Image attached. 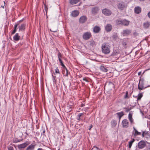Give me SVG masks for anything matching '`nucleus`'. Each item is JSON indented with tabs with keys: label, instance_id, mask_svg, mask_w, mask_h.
Returning a JSON list of instances; mask_svg holds the SVG:
<instances>
[{
	"label": "nucleus",
	"instance_id": "1",
	"mask_svg": "<svg viewBox=\"0 0 150 150\" xmlns=\"http://www.w3.org/2000/svg\"><path fill=\"white\" fill-rule=\"evenodd\" d=\"M102 52L105 54H108L110 52V46L108 44L103 43L101 46Z\"/></svg>",
	"mask_w": 150,
	"mask_h": 150
},
{
	"label": "nucleus",
	"instance_id": "2",
	"mask_svg": "<svg viewBox=\"0 0 150 150\" xmlns=\"http://www.w3.org/2000/svg\"><path fill=\"white\" fill-rule=\"evenodd\" d=\"M117 6L119 9L122 10L127 7V5L124 2H121L118 4Z\"/></svg>",
	"mask_w": 150,
	"mask_h": 150
},
{
	"label": "nucleus",
	"instance_id": "3",
	"mask_svg": "<svg viewBox=\"0 0 150 150\" xmlns=\"http://www.w3.org/2000/svg\"><path fill=\"white\" fill-rule=\"evenodd\" d=\"M102 13L106 16H110L111 15L112 12L109 9L104 8L102 10Z\"/></svg>",
	"mask_w": 150,
	"mask_h": 150
},
{
	"label": "nucleus",
	"instance_id": "4",
	"mask_svg": "<svg viewBox=\"0 0 150 150\" xmlns=\"http://www.w3.org/2000/svg\"><path fill=\"white\" fill-rule=\"evenodd\" d=\"M91 36V34L90 32H86L83 34V38L85 40H87L90 38Z\"/></svg>",
	"mask_w": 150,
	"mask_h": 150
},
{
	"label": "nucleus",
	"instance_id": "5",
	"mask_svg": "<svg viewBox=\"0 0 150 150\" xmlns=\"http://www.w3.org/2000/svg\"><path fill=\"white\" fill-rule=\"evenodd\" d=\"M122 125L124 128H127L129 126V123L127 120L124 119L122 122Z\"/></svg>",
	"mask_w": 150,
	"mask_h": 150
},
{
	"label": "nucleus",
	"instance_id": "6",
	"mask_svg": "<svg viewBox=\"0 0 150 150\" xmlns=\"http://www.w3.org/2000/svg\"><path fill=\"white\" fill-rule=\"evenodd\" d=\"M146 144L144 141H141L138 143V148L140 149H142L145 146Z\"/></svg>",
	"mask_w": 150,
	"mask_h": 150
},
{
	"label": "nucleus",
	"instance_id": "7",
	"mask_svg": "<svg viewBox=\"0 0 150 150\" xmlns=\"http://www.w3.org/2000/svg\"><path fill=\"white\" fill-rule=\"evenodd\" d=\"M120 53L119 50L117 49L114 48L111 54V56L113 57H115L119 54Z\"/></svg>",
	"mask_w": 150,
	"mask_h": 150
},
{
	"label": "nucleus",
	"instance_id": "8",
	"mask_svg": "<svg viewBox=\"0 0 150 150\" xmlns=\"http://www.w3.org/2000/svg\"><path fill=\"white\" fill-rule=\"evenodd\" d=\"M30 143L28 141H26L25 143L21 144L18 145L19 148L22 149L26 147L28 145L30 144Z\"/></svg>",
	"mask_w": 150,
	"mask_h": 150
},
{
	"label": "nucleus",
	"instance_id": "9",
	"mask_svg": "<svg viewBox=\"0 0 150 150\" xmlns=\"http://www.w3.org/2000/svg\"><path fill=\"white\" fill-rule=\"evenodd\" d=\"M79 13V11L78 10H75L71 12V15L72 17H76L78 16Z\"/></svg>",
	"mask_w": 150,
	"mask_h": 150
},
{
	"label": "nucleus",
	"instance_id": "10",
	"mask_svg": "<svg viewBox=\"0 0 150 150\" xmlns=\"http://www.w3.org/2000/svg\"><path fill=\"white\" fill-rule=\"evenodd\" d=\"M87 20V17L85 16H81L79 19V22L80 23H83Z\"/></svg>",
	"mask_w": 150,
	"mask_h": 150
},
{
	"label": "nucleus",
	"instance_id": "11",
	"mask_svg": "<svg viewBox=\"0 0 150 150\" xmlns=\"http://www.w3.org/2000/svg\"><path fill=\"white\" fill-rule=\"evenodd\" d=\"M133 129L134 131L133 132V134L134 137L141 135V133L138 132L134 127H133Z\"/></svg>",
	"mask_w": 150,
	"mask_h": 150
},
{
	"label": "nucleus",
	"instance_id": "12",
	"mask_svg": "<svg viewBox=\"0 0 150 150\" xmlns=\"http://www.w3.org/2000/svg\"><path fill=\"white\" fill-rule=\"evenodd\" d=\"M100 27L97 25L95 26L93 28V31L94 33H98L100 30Z\"/></svg>",
	"mask_w": 150,
	"mask_h": 150
},
{
	"label": "nucleus",
	"instance_id": "13",
	"mask_svg": "<svg viewBox=\"0 0 150 150\" xmlns=\"http://www.w3.org/2000/svg\"><path fill=\"white\" fill-rule=\"evenodd\" d=\"M105 30L107 32L111 31L112 28V25L110 24H107L105 27Z\"/></svg>",
	"mask_w": 150,
	"mask_h": 150
},
{
	"label": "nucleus",
	"instance_id": "14",
	"mask_svg": "<svg viewBox=\"0 0 150 150\" xmlns=\"http://www.w3.org/2000/svg\"><path fill=\"white\" fill-rule=\"evenodd\" d=\"M144 88V83L141 80L139 81V83L138 85V88L140 90H142Z\"/></svg>",
	"mask_w": 150,
	"mask_h": 150
},
{
	"label": "nucleus",
	"instance_id": "15",
	"mask_svg": "<svg viewBox=\"0 0 150 150\" xmlns=\"http://www.w3.org/2000/svg\"><path fill=\"white\" fill-rule=\"evenodd\" d=\"M26 26V24L25 23L22 24L20 26L18 27L19 31H23L25 30Z\"/></svg>",
	"mask_w": 150,
	"mask_h": 150
},
{
	"label": "nucleus",
	"instance_id": "16",
	"mask_svg": "<svg viewBox=\"0 0 150 150\" xmlns=\"http://www.w3.org/2000/svg\"><path fill=\"white\" fill-rule=\"evenodd\" d=\"M13 39L14 40L17 41L20 39V36L18 33H16L13 37Z\"/></svg>",
	"mask_w": 150,
	"mask_h": 150
},
{
	"label": "nucleus",
	"instance_id": "17",
	"mask_svg": "<svg viewBox=\"0 0 150 150\" xmlns=\"http://www.w3.org/2000/svg\"><path fill=\"white\" fill-rule=\"evenodd\" d=\"M141 8L139 6L136 7L134 8V12L137 14H139L141 12Z\"/></svg>",
	"mask_w": 150,
	"mask_h": 150
},
{
	"label": "nucleus",
	"instance_id": "18",
	"mask_svg": "<svg viewBox=\"0 0 150 150\" xmlns=\"http://www.w3.org/2000/svg\"><path fill=\"white\" fill-rule=\"evenodd\" d=\"M131 33V31L130 30L126 29L124 30L123 31V34L124 35H129Z\"/></svg>",
	"mask_w": 150,
	"mask_h": 150
},
{
	"label": "nucleus",
	"instance_id": "19",
	"mask_svg": "<svg viewBox=\"0 0 150 150\" xmlns=\"http://www.w3.org/2000/svg\"><path fill=\"white\" fill-rule=\"evenodd\" d=\"M99 10V8L98 7H93L92 9V13L93 14H95L97 13Z\"/></svg>",
	"mask_w": 150,
	"mask_h": 150
},
{
	"label": "nucleus",
	"instance_id": "20",
	"mask_svg": "<svg viewBox=\"0 0 150 150\" xmlns=\"http://www.w3.org/2000/svg\"><path fill=\"white\" fill-rule=\"evenodd\" d=\"M130 22L126 19H123L122 20V25L125 26H128Z\"/></svg>",
	"mask_w": 150,
	"mask_h": 150
},
{
	"label": "nucleus",
	"instance_id": "21",
	"mask_svg": "<svg viewBox=\"0 0 150 150\" xmlns=\"http://www.w3.org/2000/svg\"><path fill=\"white\" fill-rule=\"evenodd\" d=\"M132 113L131 112H130L129 113L128 116V119L131 124L133 122V120L132 117Z\"/></svg>",
	"mask_w": 150,
	"mask_h": 150
},
{
	"label": "nucleus",
	"instance_id": "22",
	"mask_svg": "<svg viewBox=\"0 0 150 150\" xmlns=\"http://www.w3.org/2000/svg\"><path fill=\"white\" fill-rule=\"evenodd\" d=\"M100 70L104 72H107L108 70L107 68V67L105 66H104L103 65H101L100 67Z\"/></svg>",
	"mask_w": 150,
	"mask_h": 150
},
{
	"label": "nucleus",
	"instance_id": "23",
	"mask_svg": "<svg viewBox=\"0 0 150 150\" xmlns=\"http://www.w3.org/2000/svg\"><path fill=\"white\" fill-rule=\"evenodd\" d=\"M111 124L112 127H114L117 125V122L115 120H112L111 122Z\"/></svg>",
	"mask_w": 150,
	"mask_h": 150
},
{
	"label": "nucleus",
	"instance_id": "24",
	"mask_svg": "<svg viewBox=\"0 0 150 150\" xmlns=\"http://www.w3.org/2000/svg\"><path fill=\"white\" fill-rule=\"evenodd\" d=\"M133 97L137 98V100H140L141 99V98L143 96V95L142 93H139V94L137 96H134V95H133Z\"/></svg>",
	"mask_w": 150,
	"mask_h": 150
},
{
	"label": "nucleus",
	"instance_id": "25",
	"mask_svg": "<svg viewBox=\"0 0 150 150\" xmlns=\"http://www.w3.org/2000/svg\"><path fill=\"white\" fill-rule=\"evenodd\" d=\"M35 146V145L32 144L27 147L26 150H33Z\"/></svg>",
	"mask_w": 150,
	"mask_h": 150
},
{
	"label": "nucleus",
	"instance_id": "26",
	"mask_svg": "<svg viewBox=\"0 0 150 150\" xmlns=\"http://www.w3.org/2000/svg\"><path fill=\"white\" fill-rule=\"evenodd\" d=\"M79 1V0H70V3L71 5H74L78 3Z\"/></svg>",
	"mask_w": 150,
	"mask_h": 150
},
{
	"label": "nucleus",
	"instance_id": "27",
	"mask_svg": "<svg viewBox=\"0 0 150 150\" xmlns=\"http://www.w3.org/2000/svg\"><path fill=\"white\" fill-rule=\"evenodd\" d=\"M72 106L71 105H67L66 108L67 111V112H70L72 110Z\"/></svg>",
	"mask_w": 150,
	"mask_h": 150
},
{
	"label": "nucleus",
	"instance_id": "28",
	"mask_svg": "<svg viewBox=\"0 0 150 150\" xmlns=\"http://www.w3.org/2000/svg\"><path fill=\"white\" fill-rule=\"evenodd\" d=\"M116 24V25H119L122 24V20H117L115 21Z\"/></svg>",
	"mask_w": 150,
	"mask_h": 150
},
{
	"label": "nucleus",
	"instance_id": "29",
	"mask_svg": "<svg viewBox=\"0 0 150 150\" xmlns=\"http://www.w3.org/2000/svg\"><path fill=\"white\" fill-rule=\"evenodd\" d=\"M116 114L118 117H122L123 115H124V113L123 111H122L120 112L117 113Z\"/></svg>",
	"mask_w": 150,
	"mask_h": 150
},
{
	"label": "nucleus",
	"instance_id": "30",
	"mask_svg": "<svg viewBox=\"0 0 150 150\" xmlns=\"http://www.w3.org/2000/svg\"><path fill=\"white\" fill-rule=\"evenodd\" d=\"M134 141L135 140L134 139H133L132 140H131L129 142L128 145L129 147V148H131L132 144V143L134 142Z\"/></svg>",
	"mask_w": 150,
	"mask_h": 150
},
{
	"label": "nucleus",
	"instance_id": "31",
	"mask_svg": "<svg viewBox=\"0 0 150 150\" xmlns=\"http://www.w3.org/2000/svg\"><path fill=\"white\" fill-rule=\"evenodd\" d=\"M59 62L60 63V65H61L62 67L63 68V69H66V67L64 65V64L63 63L62 60H61V59H59Z\"/></svg>",
	"mask_w": 150,
	"mask_h": 150
},
{
	"label": "nucleus",
	"instance_id": "32",
	"mask_svg": "<svg viewBox=\"0 0 150 150\" xmlns=\"http://www.w3.org/2000/svg\"><path fill=\"white\" fill-rule=\"evenodd\" d=\"M150 24L149 22H146L143 25L145 28H148Z\"/></svg>",
	"mask_w": 150,
	"mask_h": 150
},
{
	"label": "nucleus",
	"instance_id": "33",
	"mask_svg": "<svg viewBox=\"0 0 150 150\" xmlns=\"http://www.w3.org/2000/svg\"><path fill=\"white\" fill-rule=\"evenodd\" d=\"M44 5L45 7L44 10L45 12V15L46 17H47V7L46 6V3L45 4L44 2Z\"/></svg>",
	"mask_w": 150,
	"mask_h": 150
},
{
	"label": "nucleus",
	"instance_id": "34",
	"mask_svg": "<svg viewBox=\"0 0 150 150\" xmlns=\"http://www.w3.org/2000/svg\"><path fill=\"white\" fill-rule=\"evenodd\" d=\"M108 85L113 88H114L115 87L114 84L112 82L109 81L108 82Z\"/></svg>",
	"mask_w": 150,
	"mask_h": 150
},
{
	"label": "nucleus",
	"instance_id": "35",
	"mask_svg": "<svg viewBox=\"0 0 150 150\" xmlns=\"http://www.w3.org/2000/svg\"><path fill=\"white\" fill-rule=\"evenodd\" d=\"M22 20H20L17 23H16L15 25H14V28H17V26L19 25L20 23L21 22H22Z\"/></svg>",
	"mask_w": 150,
	"mask_h": 150
},
{
	"label": "nucleus",
	"instance_id": "36",
	"mask_svg": "<svg viewBox=\"0 0 150 150\" xmlns=\"http://www.w3.org/2000/svg\"><path fill=\"white\" fill-rule=\"evenodd\" d=\"M122 45L124 47H125L127 45V43H126V41L124 40L122 41Z\"/></svg>",
	"mask_w": 150,
	"mask_h": 150
},
{
	"label": "nucleus",
	"instance_id": "37",
	"mask_svg": "<svg viewBox=\"0 0 150 150\" xmlns=\"http://www.w3.org/2000/svg\"><path fill=\"white\" fill-rule=\"evenodd\" d=\"M63 69L64 71H65V70L66 71V73L65 74L64 76H67L68 75L69 73L67 68L66 67V69Z\"/></svg>",
	"mask_w": 150,
	"mask_h": 150
},
{
	"label": "nucleus",
	"instance_id": "38",
	"mask_svg": "<svg viewBox=\"0 0 150 150\" xmlns=\"http://www.w3.org/2000/svg\"><path fill=\"white\" fill-rule=\"evenodd\" d=\"M57 56L59 60V59H61V58L62 57V54L60 52H58Z\"/></svg>",
	"mask_w": 150,
	"mask_h": 150
},
{
	"label": "nucleus",
	"instance_id": "39",
	"mask_svg": "<svg viewBox=\"0 0 150 150\" xmlns=\"http://www.w3.org/2000/svg\"><path fill=\"white\" fill-rule=\"evenodd\" d=\"M55 72L56 74H60V73L59 72V69L58 67H57L55 69Z\"/></svg>",
	"mask_w": 150,
	"mask_h": 150
},
{
	"label": "nucleus",
	"instance_id": "40",
	"mask_svg": "<svg viewBox=\"0 0 150 150\" xmlns=\"http://www.w3.org/2000/svg\"><path fill=\"white\" fill-rule=\"evenodd\" d=\"M124 98H129V97L128 95V92L127 91H126V94L124 97Z\"/></svg>",
	"mask_w": 150,
	"mask_h": 150
},
{
	"label": "nucleus",
	"instance_id": "41",
	"mask_svg": "<svg viewBox=\"0 0 150 150\" xmlns=\"http://www.w3.org/2000/svg\"><path fill=\"white\" fill-rule=\"evenodd\" d=\"M17 28H14V30L11 32V34L13 35L14 34L16 31Z\"/></svg>",
	"mask_w": 150,
	"mask_h": 150
},
{
	"label": "nucleus",
	"instance_id": "42",
	"mask_svg": "<svg viewBox=\"0 0 150 150\" xmlns=\"http://www.w3.org/2000/svg\"><path fill=\"white\" fill-rule=\"evenodd\" d=\"M52 76L53 77V81L54 82V83H56V80L55 79V77L53 75H52Z\"/></svg>",
	"mask_w": 150,
	"mask_h": 150
},
{
	"label": "nucleus",
	"instance_id": "43",
	"mask_svg": "<svg viewBox=\"0 0 150 150\" xmlns=\"http://www.w3.org/2000/svg\"><path fill=\"white\" fill-rule=\"evenodd\" d=\"M125 109V111L126 112H129L131 110V109L129 108H126Z\"/></svg>",
	"mask_w": 150,
	"mask_h": 150
},
{
	"label": "nucleus",
	"instance_id": "44",
	"mask_svg": "<svg viewBox=\"0 0 150 150\" xmlns=\"http://www.w3.org/2000/svg\"><path fill=\"white\" fill-rule=\"evenodd\" d=\"M83 115V113H80L78 114V115H77L78 117H81Z\"/></svg>",
	"mask_w": 150,
	"mask_h": 150
},
{
	"label": "nucleus",
	"instance_id": "45",
	"mask_svg": "<svg viewBox=\"0 0 150 150\" xmlns=\"http://www.w3.org/2000/svg\"><path fill=\"white\" fill-rule=\"evenodd\" d=\"M94 148H95L97 150H99V149L96 146H93V149H94Z\"/></svg>",
	"mask_w": 150,
	"mask_h": 150
},
{
	"label": "nucleus",
	"instance_id": "46",
	"mask_svg": "<svg viewBox=\"0 0 150 150\" xmlns=\"http://www.w3.org/2000/svg\"><path fill=\"white\" fill-rule=\"evenodd\" d=\"M83 81H85L86 82H88V81L86 78H84L83 79Z\"/></svg>",
	"mask_w": 150,
	"mask_h": 150
},
{
	"label": "nucleus",
	"instance_id": "47",
	"mask_svg": "<svg viewBox=\"0 0 150 150\" xmlns=\"http://www.w3.org/2000/svg\"><path fill=\"white\" fill-rule=\"evenodd\" d=\"M93 127V125H90L89 126V128H88V129L90 130L91 128H92Z\"/></svg>",
	"mask_w": 150,
	"mask_h": 150
},
{
	"label": "nucleus",
	"instance_id": "48",
	"mask_svg": "<svg viewBox=\"0 0 150 150\" xmlns=\"http://www.w3.org/2000/svg\"><path fill=\"white\" fill-rule=\"evenodd\" d=\"M94 44V42H91L90 43V45L92 46H93Z\"/></svg>",
	"mask_w": 150,
	"mask_h": 150
},
{
	"label": "nucleus",
	"instance_id": "49",
	"mask_svg": "<svg viewBox=\"0 0 150 150\" xmlns=\"http://www.w3.org/2000/svg\"><path fill=\"white\" fill-rule=\"evenodd\" d=\"M148 16L150 18V11L147 14Z\"/></svg>",
	"mask_w": 150,
	"mask_h": 150
},
{
	"label": "nucleus",
	"instance_id": "50",
	"mask_svg": "<svg viewBox=\"0 0 150 150\" xmlns=\"http://www.w3.org/2000/svg\"><path fill=\"white\" fill-rule=\"evenodd\" d=\"M145 132H142V136L143 137H144L145 136Z\"/></svg>",
	"mask_w": 150,
	"mask_h": 150
},
{
	"label": "nucleus",
	"instance_id": "51",
	"mask_svg": "<svg viewBox=\"0 0 150 150\" xmlns=\"http://www.w3.org/2000/svg\"><path fill=\"white\" fill-rule=\"evenodd\" d=\"M85 106V104H83V103H81V107H83L84 106Z\"/></svg>",
	"mask_w": 150,
	"mask_h": 150
},
{
	"label": "nucleus",
	"instance_id": "52",
	"mask_svg": "<svg viewBox=\"0 0 150 150\" xmlns=\"http://www.w3.org/2000/svg\"><path fill=\"white\" fill-rule=\"evenodd\" d=\"M143 132H145V133H145V135H146L147 134H148V132H146V131H143Z\"/></svg>",
	"mask_w": 150,
	"mask_h": 150
},
{
	"label": "nucleus",
	"instance_id": "53",
	"mask_svg": "<svg viewBox=\"0 0 150 150\" xmlns=\"http://www.w3.org/2000/svg\"><path fill=\"white\" fill-rule=\"evenodd\" d=\"M113 37L114 38H116L117 37V36L116 35H113Z\"/></svg>",
	"mask_w": 150,
	"mask_h": 150
},
{
	"label": "nucleus",
	"instance_id": "54",
	"mask_svg": "<svg viewBox=\"0 0 150 150\" xmlns=\"http://www.w3.org/2000/svg\"><path fill=\"white\" fill-rule=\"evenodd\" d=\"M77 119L79 121H80V119H81L80 117H78V118H77Z\"/></svg>",
	"mask_w": 150,
	"mask_h": 150
},
{
	"label": "nucleus",
	"instance_id": "55",
	"mask_svg": "<svg viewBox=\"0 0 150 150\" xmlns=\"http://www.w3.org/2000/svg\"><path fill=\"white\" fill-rule=\"evenodd\" d=\"M86 109L85 108H83V109H82V110H84V111H86Z\"/></svg>",
	"mask_w": 150,
	"mask_h": 150
},
{
	"label": "nucleus",
	"instance_id": "56",
	"mask_svg": "<svg viewBox=\"0 0 150 150\" xmlns=\"http://www.w3.org/2000/svg\"><path fill=\"white\" fill-rule=\"evenodd\" d=\"M37 150H43L41 148H38Z\"/></svg>",
	"mask_w": 150,
	"mask_h": 150
},
{
	"label": "nucleus",
	"instance_id": "57",
	"mask_svg": "<svg viewBox=\"0 0 150 150\" xmlns=\"http://www.w3.org/2000/svg\"><path fill=\"white\" fill-rule=\"evenodd\" d=\"M122 117H118V118L119 119V122H120V119Z\"/></svg>",
	"mask_w": 150,
	"mask_h": 150
},
{
	"label": "nucleus",
	"instance_id": "58",
	"mask_svg": "<svg viewBox=\"0 0 150 150\" xmlns=\"http://www.w3.org/2000/svg\"><path fill=\"white\" fill-rule=\"evenodd\" d=\"M140 112L141 113H142L143 115H144V114L143 113V112L142 111L140 110Z\"/></svg>",
	"mask_w": 150,
	"mask_h": 150
},
{
	"label": "nucleus",
	"instance_id": "59",
	"mask_svg": "<svg viewBox=\"0 0 150 150\" xmlns=\"http://www.w3.org/2000/svg\"><path fill=\"white\" fill-rule=\"evenodd\" d=\"M141 73V72H139L138 73V74L139 75Z\"/></svg>",
	"mask_w": 150,
	"mask_h": 150
},
{
	"label": "nucleus",
	"instance_id": "60",
	"mask_svg": "<svg viewBox=\"0 0 150 150\" xmlns=\"http://www.w3.org/2000/svg\"><path fill=\"white\" fill-rule=\"evenodd\" d=\"M140 1H144L145 0H139Z\"/></svg>",
	"mask_w": 150,
	"mask_h": 150
},
{
	"label": "nucleus",
	"instance_id": "61",
	"mask_svg": "<svg viewBox=\"0 0 150 150\" xmlns=\"http://www.w3.org/2000/svg\"><path fill=\"white\" fill-rule=\"evenodd\" d=\"M25 134H26L27 135H28V134H27V132H25Z\"/></svg>",
	"mask_w": 150,
	"mask_h": 150
},
{
	"label": "nucleus",
	"instance_id": "62",
	"mask_svg": "<svg viewBox=\"0 0 150 150\" xmlns=\"http://www.w3.org/2000/svg\"><path fill=\"white\" fill-rule=\"evenodd\" d=\"M53 31L54 32H56V31Z\"/></svg>",
	"mask_w": 150,
	"mask_h": 150
},
{
	"label": "nucleus",
	"instance_id": "63",
	"mask_svg": "<svg viewBox=\"0 0 150 150\" xmlns=\"http://www.w3.org/2000/svg\"><path fill=\"white\" fill-rule=\"evenodd\" d=\"M45 132V131H43V133H44V132Z\"/></svg>",
	"mask_w": 150,
	"mask_h": 150
},
{
	"label": "nucleus",
	"instance_id": "64",
	"mask_svg": "<svg viewBox=\"0 0 150 150\" xmlns=\"http://www.w3.org/2000/svg\"><path fill=\"white\" fill-rule=\"evenodd\" d=\"M99 150H102V149H99Z\"/></svg>",
	"mask_w": 150,
	"mask_h": 150
}]
</instances>
